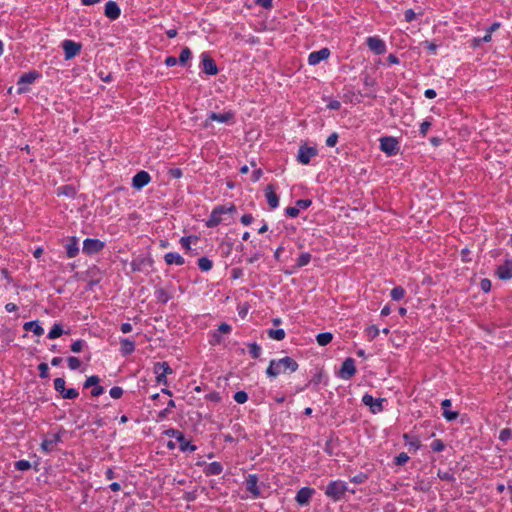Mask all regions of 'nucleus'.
Returning <instances> with one entry per match:
<instances>
[{"instance_id":"nucleus-1","label":"nucleus","mask_w":512,"mask_h":512,"mask_svg":"<svg viewBox=\"0 0 512 512\" xmlns=\"http://www.w3.org/2000/svg\"><path fill=\"white\" fill-rule=\"evenodd\" d=\"M298 363L289 356L281 359H272L266 369V375L269 378H276L280 374L297 371Z\"/></svg>"},{"instance_id":"nucleus-2","label":"nucleus","mask_w":512,"mask_h":512,"mask_svg":"<svg viewBox=\"0 0 512 512\" xmlns=\"http://www.w3.org/2000/svg\"><path fill=\"white\" fill-rule=\"evenodd\" d=\"M347 492H351L352 494H354L356 491L354 489H349L346 482L342 480H333L330 481L326 486L324 494L333 502H338L345 497V494Z\"/></svg>"},{"instance_id":"nucleus-3","label":"nucleus","mask_w":512,"mask_h":512,"mask_svg":"<svg viewBox=\"0 0 512 512\" xmlns=\"http://www.w3.org/2000/svg\"><path fill=\"white\" fill-rule=\"evenodd\" d=\"M165 434L179 443V449L182 452H194L197 449L194 444H191L190 441L185 438L183 432L177 429H168L165 431Z\"/></svg>"},{"instance_id":"nucleus-4","label":"nucleus","mask_w":512,"mask_h":512,"mask_svg":"<svg viewBox=\"0 0 512 512\" xmlns=\"http://www.w3.org/2000/svg\"><path fill=\"white\" fill-rule=\"evenodd\" d=\"M234 118L235 114L232 111H225L223 113L210 112L207 116V119L204 121V127H210L212 121L231 124L234 122Z\"/></svg>"},{"instance_id":"nucleus-5","label":"nucleus","mask_w":512,"mask_h":512,"mask_svg":"<svg viewBox=\"0 0 512 512\" xmlns=\"http://www.w3.org/2000/svg\"><path fill=\"white\" fill-rule=\"evenodd\" d=\"M380 149L388 156H394L399 152V142L394 137H381Z\"/></svg>"},{"instance_id":"nucleus-6","label":"nucleus","mask_w":512,"mask_h":512,"mask_svg":"<svg viewBox=\"0 0 512 512\" xmlns=\"http://www.w3.org/2000/svg\"><path fill=\"white\" fill-rule=\"evenodd\" d=\"M386 401L384 398H374L372 395L366 393L362 397V403L365 406H368L370 412L373 414H378L384 410L383 403Z\"/></svg>"},{"instance_id":"nucleus-7","label":"nucleus","mask_w":512,"mask_h":512,"mask_svg":"<svg viewBox=\"0 0 512 512\" xmlns=\"http://www.w3.org/2000/svg\"><path fill=\"white\" fill-rule=\"evenodd\" d=\"M105 244L103 241L96 238H86L83 241L82 251L86 255H94L100 252L104 248Z\"/></svg>"},{"instance_id":"nucleus-8","label":"nucleus","mask_w":512,"mask_h":512,"mask_svg":"<svg viewBox=\"0 0 512 512\" xmlns=\"http://www.w3.org/2000/svg\"><path fill=\"white\" fill-rule=\"evenodd\" d=\"M318 155V150L315 147L302 145L299 147L297 154V161L303 165H308L312 158Z\"/></svg>"},{"instance_id":"nucleus-9","label":"nucleus","mask_w":512,"mask_h":512,"mask_svg":"<svg viewBox=\"0 0 512 512\" xmlns=\"http://www.w3.org/2000/svg\"><path fill=\"white\" fill-rule=\"evenodd\" d=\"M154 373L156 374V381L159 384H167V374L172 373V369L167 362H157L154 365Z\"/></svg>"},{"instance_id":"nucleus-10","label":"nucleus","mask_w":512,"mask_h":512,"mask_svg":"<svg viewBox=\"0 0 512 512\" xmlns=\"http://www.w3.org/2000/svg\"><path fill=\"white\" fill-rule=\"evenodd\" d=\"M366 45L376 55H382L386 52V43L378 36L366 38Z\"/></svg>"},{"instance_id":"nucleus-11","label":"nucleus","mask_w":512,"mask_h":512,"mask_svg":"<svg viewBox=\"0 0 512 512\" xmlns=\"http://www.w3.org/2000/svg\"><path fill=\"white\" fill-rule=\"evenodd\" d=\"M356 373L355 361L353 358H346L339 371V377L344 380L351 379Z\"/></svg>"},{"instance_id":"nucleus-12","label":"nucleus","mask_w":512,"mask_h":512,"mask_svg":"<svg viewBox=\"0 0 512 512\" xmlns=\"http://www.w3.org/2000/svg\"><path fill=\"white\" fill-rule=\"evenodd\" d=\"M314 494H315L314 488L302 487L301 489H299L297 491L296 496H295V501L302 507L307 506L310 503Z\"/></svg>"},{"instance_id":"nucleus-13","label":"nucleus","mask_w":512,"mask_h":512,"mask_svg":"<svg viewBox=\"0 0 512 512\" xmlns=\"http://www.w3.org/2000/svg\"><path fill=\"white\" fill-rule=\"evenodd\" d=\"M81 44L74 42L72 40H64L62 42V48L64 51L65 59L69 60L74 58L77 54H79L81 50Z\"/></svg>"},{"instance_id":"nucleus-14","label":"nucleus","mask_w":512,"mask_h":512,"mask_svg":"<svg viewBox=\"0 0 512 512\" xmlns=\"http://www.w3.org/2000/svg\"><path fill=\"white\" fill-rule=\"evenodd\" d=\"M201 59L203 72L211 76L216 75L218 73V68L215 61L207 53H202Z\"/></svg>"},{"instance_id":"nucleus-15","label":"nucleus","mask_w":512,"mask_h":512,"mask_svg":"<svg viewBox=\"0 0 512 512\" xmlns=\"http://www.w3.org/2000/svg\"><path fill=\"white\" fill-rule=\"evenodd\" d=\"M329 56L330 50L326 47L317 51H313L308 56V64L311 66H315L319 64L321 61L328 59Z\"/></svg>"},{"instance_id":"nucleus-16","label":"nucleus","mask_w":512,"mask_h":512,"mask_svg":"<svg viewBox=\"0 0 512 512\" xmlns=\"http://www.w3.org/2000/svg\"><path fill=\"white\" fill-rule=\"evenodd\" d=\"M495 273L501 280L512 279V260L506 259L503 264L497 267Z\"/></svg>"},{"instance_id":"nucleus-17","label":"nucleus","mask_w":512,"mask_h":512,"mask_svg":"<svg viewBox=\"0 0 512 512\" xmlns=\"http://www.w3.org/2000/svg\"><path fill=\"white\" fill-rule=\"evenodd\" d=\"M61 441V436L58 433L50 434L46 438L43 439L41 443V449L46 452L50 453L54 450L57 443Z\"/></svg>"},{"instance_id":"nucleus-18","label":"nucleus","mask_w":512,"mask_h":512,"mask_svg":"<svg viewBox=\"0 0 512 512\" xmlns=\"http://www.w3.org/2000/svg\"><path fill=\"white\" fill-rule=\"evenodd\" d=\"M151 181V177L148 172L146 171H139L137 172L134 177L132 178V186L135 189H142L146 185L149 184Z\"/></svg>"},{"instance_id":"nucleus-19","label":"nucleus","mask_w":512,"mask_h":512,"mask_svg":"<svg viewBox=\"0 0 512 512\" xmlns=\"http://www.w3.org/2000/svg\"><path fill=\"white\" fill-rule=\"evenodd\" d=\"M104 14L108 19L114 21L120 17L121 9L115 1H108L105 5Z\"/></svg>"},{"instance_id":"nucleus-20","label":"nucleus","mask_w":512,"mask_h":512,"mask_svg":"<svg viewBox=\"0 0 512 512\" xmlns=\"http://www.w3.org/2000/svg\"><path fill=\"white\" fill-rule=\"evenodd\" d=\"M451 400L450 399H444L442 402H441V409L443 411L442 415L443 417L447 420V421H454L458 418L459 416V413L456 412V411H452L450 410V406H451Z\"/></svg>"},{"instance_id":"nucleus-21","label":"nucleus","mask_w":512,"mask_h":512,"mask_svg":"<svg viewBox=\"0 0 512 512\" xmlns=\"http://www.w3.org/2000/svg\"><path fill=\"white\" fill-rule=\"evenodd\" d=\"M246 490L249 491L255 498L260 496L258 477L255 474H250L246 479Z\"/></svg>"},{"instance_id":"nucleus-22","label":"nucleus","mask_w":512,"mask_h":512,"mask_svg":"<svg viewBox=\"0 0 512 512\" xmlns=\"http://www.w3.org/2000/svg\"><path fill=\"white\" fill-rule=\"evenodd\" d=\"M40 76H41V74L36 70L29 71L28 73H24L19 77V79L17 81V85L20 86L23 84H32L38 78H40Z\"/></svg>"},{"instance_id":"nucleus-23","label":"nucleus","mask_w":512,"mask_h":512,"mask_svg":"<svg viewBox=\"0 0 512 512\" xmlns=\"http://www.w3.org/2000/svg\"><path fill=\"white\" fill-rule=\"evenodd\" d=\"M265 196L267 199V203L271 209H275L279 206V197L275 193L272 185H268L265 191Z\"/></svg>"},{"instance_id":"nucleus-24","label":"nucleus","mask_w":512,"mask_h":512,"mask_svg":"<svg viewBox=\"0 0 512 512\" xmlns=\"http://www.w3.org/2000/svg\"><path fill=\"white\" fill-rule=\"evenodd\" d=\"M135 351V341L129 338L120 339V352L123 356H128Z\"/></svg>"},{"instance_id":"nucleus-25","label":"nucleus","mask_w":512,"mask_h":512,"mask_svg":"<svg viewBox=\"0 0 512 512\" xmlns=\"http://www.w3.org/2000/svg\"><path fill=\"white\" fill-rule=\"evenodd\" d=\"M66 255L68 258H74L79 253V243L76 237H72L65 245Z\"/></svg>"},{"instance_id":"nucleus-26","label":"nucleus","mask_w":512,"mask_h":512,"mask_svg":"<svg viewBox=\"0 0 512 512\" xmlns=\"http://www.w3.org/2000/svg\"><path fill=\"white\" fill-rule=\"evenodd\" d=\"M203 471L206 476L220 475L223 471V465L220 462L214 461L206 465Z\"/></svg>"},{"instance_id":"nucleus-27","label":"nucleus","mask_w":512,"mask_h":512,"mask_svg":"<svg viewBox=\"0 0 512 512\" xmlns=\"http://www.w3.org/2000/svg\"><path fill=\"white\" fill-rule=\"evenodd\" d=\"M23 329L25 331L32 332L36 336H42L44 334L43 327L36 320L25 322L23 325Z\"/></svg>"},{"instance_id":"nucleus-28","label":"nucleus","mask_w":512,"mask_h":512,"mask_svg":"<svg viewBox=\"0 0 512 512\" xmlns=\"http://www.w3.org/2000/svg\"><path fill=\"white\" fill-rule=\"evenodd\" d=\"M164 260L168 265H178L181 266L185 263L184 258L177 252H168L164 256Z\"/></svg>"},{"instance_id":"nucleus-29","label":"nucleus","mask_w":512,"mask_h":512,"mask_svg":"<svg viewBox=\"0 0 512 512\" xmlns=\"http://www.w3.org/2000/svg\"><path fill=\"white\" fill-rule=\"evenodd\" d=\"M151 266L152 260L151 259H145V258H138L135 259L132 263V269L133 271H143L145 266Z\"/></svg>"},{"instance_id":"nucleus-30","label":"nucleus","mask_w":512,"mask_h":512,"mask_svg":"<svg viewBox=\"0 0 512 512\" xmlns=\"http://www.w3.org/2000/svg\"><path fill=\"white\" fill-rule=\"evenodd\" d=\"M222 222V217L218 214L214 209L212 210L209 218L206 221V226L209 228H213L218 226Z\"/></svg>"},{"instance_id":"nucleus-31","label":"nucleus","mask_w":512,"mask_h":512,"mask_svg":"<svg viewBox=\"0 0 512 512\" xmlns=\"http://www.w3.org/2000/svg\"><path fill=\"white\" fill-rule=\"evenodd\" d=\"M65 332L63 330V326L60 323H54L50 331L48 332L49 339H56L63 335Z\"/></svg>"},{"instance_id":"nucleus-32","label":"nucleus","mask_w":512,"mask_h":512,"mask_svg":"<svg viewBox=\"0 0 512 512\" xmlns=\"http://www.w3.org/2000/svg\"><path fill=\"white\" fill-rule=\"evenodd\" d=\"M333 339V335L330 332H322L316 336V341L320 346L328 345Z\"/></svg>"},{"instance_id":"nucleus-33","label":"nucleus","mask_w":512,"mask_h":512,"mask_svg":"<svg viewBox=\"0 0 512 512\" xmlns=\"http://www.w3.org/2000/svg\"><path fill=\"white\" fill-rule=\"evenodd\" d=\"M403 438L406 441V445L409 446V449L417 451L421 447V442L418 438L410 437L408 434H404Z\"/></svg>"},{"instance_id":"nucleus-34","label":"nucleus","mask_w":512,"mask_h":512,"mask_svg":"<svg viewBox=\"0 0 512 512\" xmlns=\"http://www.w3.org/2000/svg\"><path fill=\"white\" fill-rule=\"evenodd\" d=\"M324 374L321 371H318L314 374V376L309 380V382L306 384V387H309L310 385L313 386V388L318 391V385L323 382Z\"/></svg>"},{"instance_id":"nucleus-35","label":"nucleus","mask_w":512,"mask_h":512,"mask_svg":"<svg viewBox=\"0 0 512 512\" xmlns=\"http://www.w3.org/2000/svg\"><path fill=\"white\" fill-rule=\"evenodd\" d=\"M312 255L308 252L302 253L296 262L295 269L302 268L311 262Z\"/></svg>"},{"instance_id":"nucleus-36","label":"nucleus","mask_w":512,"mask_h":512,"mask_svg":"<svg viewBox=\"0 0 512 512\" xmlns=\"http://www.w3.org/2000/svg\"><path fill=\"white\" fill-rule=\"evenodd\" d=\"M197 264L199 269L203 272L210 271L213 267V262L207 257L199 258Z\"/></svg>"},{"instance_id":"nucleus-37","label":"nucleus","mask_w":512,"mask_h":512,"mask_svg":"<svg viewBox=\"0 0 512 512\" xmlns=\"http://www.w3.org/2000/svg\"><path fill=\"white\" fill-rule=\"evenodd\" d=\"M405 294H406V291L401 286L394 287L390 292V296H391L392 300H394V301H400L401 299L404 298Z\"/></svg>"},{"instance_id":"nucleus-38","label":"nucleus","mask_w":512,"mask_h":512,"mask_svg":"<svg viewBox=\"0 0 512 512\" xmlns=\"http://www.w3.org/2000/svg\"><path fill=\"white\" fill-rule=\"evenodd\" d=\"M285 331L283 329H270L268 330V336L271 339L281 341L285 338Z\"/></svg>"},{"instance_id":"nucleus-39","label":"nucleus","mask_w":512,"mask_h":512,"mask_svg":"<svg viewBox=\"0 0 512 512\" xmlns=\"http://www.w3.org/2000/svg\"><path fill=\"white\" fill-rule=\"evenodd\" d=\"M192 53L188 47H185L181 50L180 56L178 58V62L180 65L184 66L186 62L191 58Z\"/></svg>"},{"instance_id":"nucleus-40","label":"nucleus","mask_w":512,"mask_h":512,"mask_svg":"<svg viewBox=\"0 0 512 512\" xmlns=\"http://www.w3.org/2000/svg\"><path fill=\"white\" fill-rule=\"evenodd\" d=\"M249 353L252 358L257 359L260 357L262 349L256 342L248 344Z\"/></svg>"},{"instance_id":"nucleus-41","label":"nucleus","mask_w":512,"mask_h":512,"mask_svg":"<svg viewBox=\"0 0 512 512\" xmlns=\"http://www.w3.org/2000/svg\"><path fill=\"white\" fill-rule=\"evenodd\" d=\"M14 467L18 470V471H27L29 469H31V463L28 461V460H18L14 463Z\"/></svg>"},{"instance_id":"nucleus-42","label":"nucleus","mask_w":512,"mask_h":512,"mask_svg":"<svg viewBox=\"0 0 512 512\" xmlns=\"http://www.w3.org/2000/svg\"><path fill=\"white\" fill-rule=\"evenodd\" d=\"M214 210L220 214L221 216L223 214H227V213H232L236 210L235 206L234 205H230V206H225V205H220V206H216L214 208Z\"/></svg>"},{"instance_id":"nucleus-43","label":"nucleus","mask_w":512,"mask_h":512,"mask_svg":"<svg viewBox=\"0 0 512 512\" xmlns=\"http://www.w3.org/2000/svg\"><path fill=\"white\" fill-rule=\"evenodd\" d=\"M99 382H100V378L97 375H92L85 380L83 387L84 388L94 387L97 384H99Z\"/></svg>"},{"instance_id":"nucleus-44","label":"nucleus","mask_w":512,"mask_h":512,"mask_svg":"<svg viewBox=\"0 0 512 512\" xmlns=\"http://www.w3.org/2000/svg\"><path fill=\"white\" fill-rule=\"evenodd\" d=\"M512 438V430L510 428H504L499 432V440L502 442H507Z\"/></svg>"},{"instance_id":"nucleus-45","label":"nucleus","mask_w":512,"mask_h":512,"mask_svg":"<svg viewBox=\"0 0 512 512\" xmlns=\"http://www.w3.org/2000/svg\"><path fill=\"white\" fill-rule=\"evenodd\" d=\"M233 399L237 403H239V404H244L248 400V394L245 391H242V390L241 391H237L234 394Z\"/></svg>"},{"instance_id":"nucleus-46","label":"nucleus","mask_w":512,"mask_h":512,"mask_svg":"<svg viewBox=\"0 0 512 512\" xmlns=\"http://www.w3.org/2000/svg\"><path fill=\"white\" fill-rule=\"evenodd\" d=\"M78 395H79V393L75 388H69V389L65 388V391L61 393V396L64 399H75L78 397Z\"/></svg>"},{"instance_id":"nucleus-47","label":"nucleus","mask_w":512,"mask_h":512,"mask_svg":"<svg viewBox=\"0 0 512 512\" xmlns=\"http://www.w3.org/2000/svg\"><path fill=\"white\" fill-rule=\"evenodd\" d=\"M222 342H223L222 335L217 330H215L211 334V338L209 340V343L211 345H213V346H216V345H220Z\"/></svg>"},{"instance_id":"nucleus-48","label":"nucleus","mask_w":512,"mask_h":512,"mask_svg":"<svg viewBox=\"0 0 512 512\" xmlns=\"http://www.w3.org/2000/svg\"><path fill=\"white\" fill-rule=\"evenodd\" d=\"M67 362H68V367L71 369V370H77L80 365H81V361L79 358L77 357H74V356H70L67 358Z\"/></svg>"},{"instance_id":"nucleus-49","label":"nucleus","mask_w":512,"mask_h":512,"mask_svg":"<svg viewBox=\"0 0 512 512\" xmlns=\"http://www.w3.org/2000/svg\"><path fill=\"white\" fill-rule=\"evenodd\" d=\"M85 344L86 342L83 339H78L71 344V351L74 353H79Z\"/></svg>"},{"instance_id":"nucleus-50","label":"nucleus","mask_w":512,"mask_h":512,"mask_svg":"<svg viewBox=\"0 0 512 512\" xmlns=\"http://www.w3.org/2000/svg\"><path fill=\"white\" fill-rule=\"evenodd\" d=\"M431 449L434 452H441V451H443L445 449V444H444V442L441 439H435L431 443Z\"/></svg>"},{"instance_id":"nucleus-51","label":"nucleus","mask_w":512,"mask_h":512,"mask_svg":"<svg viewBox=\"0 0 512 512\" xmlns=\"http://www.w3.org/2000/svg\"><path fill=\"white\" fill-rule=\"evenodd\" d=\"M409 459V456L405 452H402L395 457L394 463L398 466H401L406 464L409 461Z\"/></svg>"},{"instance_id":"nucleus-52","label":"nucleus","mask_w":512,"mask_h":512,"mask_svg":"<svg viewBox=\"0 0 512 512\" xmlns=\"http://www.w3.org/2000/svg\"><path fill=\"white\" fill-rule=\"evenodd\" d=\"M54 389L60 394L65 391V380L63 378L54 379Z\"/></svg>"},{"instance_id":"nucleus-53","label":"nucleus","mask_w":512,"mask_h":512,"mask_svg":"<svg viewBox=\"0 0 512 512\" xmlns=\"http://www.w3.org/2000/svg\"><path fill=\"white\" fill-rule=\"evenodd\" d=\"M39 376L41 378H47L49 376V367L46 363H40L38 365Z\"/></svg>"},{"instance_id":"nucleus-54","label":"nucleus","mask_w":512,"mask_h":512,"mask_svg":"<svg viewBox=\"0 0 512 512\" xmlns=\"http://www.w3.org/2000/svg\"><path fill=\"white\" fill-rule=\"evenodd\" d=\"M311 204L312 201L310 199H299L296 201V206L299 208V211L307 209Z\"/></svg>"},{"instance_id":"nucleus-55","label":"nucleus","mask_w":512,"mask_h":512,"mask_svg":"<svg viewBox=\"0 0 512 512\" xmlns=\"http://www.w3.org/2000/svg\"><path fill=\"white\" fill-rule=\"evenodd\" d=\"M109 394L112 398L118 399L123 395V389L119 386H114L110 389Z\"/></svg>"},{"instance_id":"nucleus-56","label":"nucleus","mask_w":512,"mask_h":512,"mask_svg":"<svg viewBox=\"0 0 512 512\" xmlns=\"http://www.w3.org/2000/svg\"><path fill=\"white\" fill-rule=\"evenodd\" d=\"M492 283L488 278H483L480 281V288L483 292L488 293L491 290Z\"/></svg>"},{"instance_id":"nucleus-57","label":"nucleus","mask_w":512,"mask_h":512,"mask_svg":"<svg viewBox=\"0 0 512 512\" xmlns=\"http://www.w3.org/2000/svg\"><path fill=\"white\" fill-rule=\"evenodd\" d=\"M285 213L287 216L291 218H295L299 215V208L295 206H289L285 209Z\"/></svg>"},{"instance_id":"nucleus-58","label":"nucleus","mask_w":512,"mask_h":512,"mask_svg":"<svg viewBox=\"0 0 512 512\" xmlns=\"http://www.w3.org/2000/svg\"><path fill=\"white\" fill-rule=\"evenodd\" d=\"M366 333L370 339H374L379 335V329L377 326L372 325L366 329Z\"/></svg>"},{"instance_id":"nucleus-59","label":"nucleus","mask_w":512,"mask_h":512,"mask_svg":"<svg viewBox=\"0 0 512 512\" xmlns=\"http://www.w3.org/2000/svg\"><path fill=\"white\" fill-rule=\"evenodd\" d=\"M338 142V134L337 133H332L330 134L327 139H326V145L328 147H334Z\"/></svg>"},{"instance_id":"nucleus-60","label":"nucleus","mask_w":512,"mask_h":512,"mask_svg":"<svg viewBox=\"0 0 512 512\" xmlns=\"http://www.w3.org/2000/svg\"><path fill=\"white\" fill-rule=\"evenodd\" d=\"M366 479H367V475H366V474H364V473H359V474H357V475L353 476V477L350 479V481H351V482H353V483H355V484H362V483H364V482L366 481Z\"/></svg>"},{"instance_id":"nucleus-61","label":"nucleus","mask_w":512,"mask_h":512,"mask_svg":"<svg viewBox=\"0 0 512 512\" xmlns=\"http://www.w3.org/2000/svg\"><path fill=\"white\" fill-rule=\"evenodd\" d=\"M430 127H431V122H430V121H428V120H425V121H423V122L420 124V129H419V131H420V134H421V136H422V137H425V136H426V134H427V132H428V130H429V128H430Z\"/></svg>"},{"instance_id":"nucleus-62","label":"nucleus","mask_w":512,"mask_h":512,"mask_svg":"<svg viewBox=\"0 0 512 512\" xmlns=\"http://www.w3.org/2000/svg\"><path fill=\"white\" fill-rule=\"evenodd\" d=\"M192 239L197 240V237H192V236L182 237L180 239L181 246L184 249L189 250L190 249V243H191Z\"/></svg>"},{"instance_id":"nucleus-63","label":"nucleus","mask_w":512,"mask_h":512,"mask_svg":"<svg viewBox=\"0 0 512 512\" xmlns=\"http://www.w3.org/2000/svg\"><path fill=\"white\" fill-rule=\"evenodd\" d=\"M61 191L59 192L60 194H64L66 196H74L75 194V190L73 187L69 186V185H66V186H62L59 188Z\"/></svg>"},{"instance_id":"nucleus-64","label":"nucleus","mask_w":512,"mask_h":512,"mask_svg":"<svg viewBox=\"0 0 512 512\" xmlns=\"http://www.w3.org/2000/svg\"><path fill=\"white\" fill-rule=\"evenodd\" d=\"M415 18H416V13L414 12L413 9H407L404 12V19L406 22H412L415 20Z\"/></svg>"}]
</instances>
